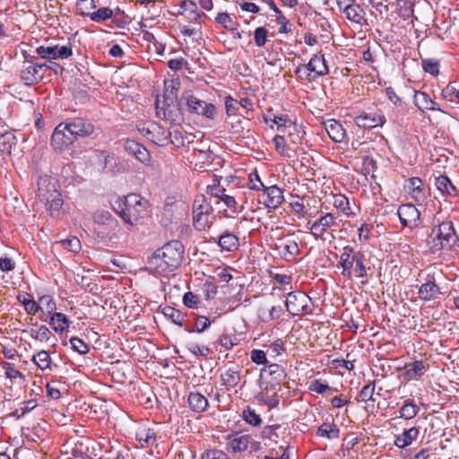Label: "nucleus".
Wrapping results in <instances>:
<instances>
[{"mask_svg": "<svg viewBox=\"0 0 459 459\" xmlns=\"http://www.w3.org/2000/svg\"><path fill=\"white\" fill-rule=\"evenodd\" d=\"M185 255V247L180 240H171L158 248L147 258L150 270L162 274L172 273L182 264Z\"/></svg>", "mask_w": 459, "mask_h": 459, "instance_id": "nucleus-1", "label": "nucleus"}, {"mask_svg": "<svg viewBox=\"0 0 459 459\" xmlns=\"http://www.w3.org/2000/svg\"><path fill=\"white\" fill-rule=\"evenodd\" d=\"M459 237L451 221H440L434 217V226L427 238V245L432 253L441 250H451L459 247Z\"/></svg>", "mask_w": 459, "mask_h": 459, "instance_id": "nucleus-2", "label": "nucleus"}, {"mask_svg": "<svg viewBox=\"0 0 459 459\" xmlns=\"http://www.w3.org/2000/svg\"><path fill=\"white\" fill-rule=\"evenodd\" d=\"M366 255L361 251H357L351 246H345L340 255L339 264L342 267V275L351 279L356 278L368 279V270L366 265Z\"/></svg>", "mask_w": 459, "mask_h": 459, "instance_id": "nucleus-3", "label": "nucleus"}, {"mask_svg": "<svg viewBox=\"0 0 459 459\" xmlns=\"http://www.w3.org/2000/svg\"><path fill=\"white\" fill-rule=\"evenodd\" d=\"M93 221L97 225L94 231L103 241H112L117 238L118 221L106 210H97L93 213Z\"/></svg>", "mask_w": 459, "mask_h": 459, "instance_id": "nucleus-4", "label": "nucleus"}, {"mask_svg": "<svg viewBox=\"0 0 459 459\" xmlns=\"http://www.w3.org/2000/svg\"><path fill=\"white\" fill-rule=\"evenodd\" d=\"M51 68V65H48L47 62L39 63V56H26L20 73V77L25 85L31 86L41 82L46 72Z\"/></svg>", "mask_w": 459, "mask_h": 459, "instance_id": "nucleus-5", "label": "nucleus"}, {"mask_svg": "<svg viewBox=\"0 0 459 459\" xmlns=\"http://www.w3.org/2000/svg\"><path fill=\"white\" fill-rule=\"evenodd\" d=\"M312 304V299L299 290L290 292L285 300L287 311L292 316L308 314Z\"/></svg>", "mask_w": 459, "mask_h": 459, "instance_id": "nucleus-6", "label": "nucleus"}, {"mask_svg": "<svg viewBox=\"0 0 459 459\" xmlns=\"http://www.w3.org/2000/svg\"><path fill=\"white\" fill-rule=\"evenodd\" d=\"M301 72H305V75H299V78L302 80H308L310 81V75L311 73H315L316 76H323L329 73V69L326 65V62L325 59L324 55H314L309 62L306 65H299L296 70L295 74H301Z\"/></svg>", "mask_w": 459, "mask_h": 459, "instance_id": "nucleus-7", "label": "nucleus"}, {"mask_svg": "<svg viewBox=\"0 0 459 459\" xmlns=\"http://www.w3.org/2000/svg\"><path fill=\"white\" fill-rule=\"evenodd\" d=\"M126 203L128 212H123L122 220L133 226L134 221L143 217V212L146 211L148 202L143 200L139 195L130 194L126 195Z\"/></svg>", "mask_w": 459, "mask_h": 459, "instance_id": "nucleus-8", "label": "nucleus"}, {"mask_svg": "<svg viewBox=\"0 0 459 459\" xmlns=\"http://www.w3.org/2000/svg\"><path fill=\"white\" fill-rule=\"evenodd\" d=\"M77 138L71 130H68L67 124L59 123L51 136V145L55 150L63 151L72 145Z\"/></svg>", "mask_w": 459, "mask_h": 459, "instance_id": "nucleus-9", "label": "nucleus"}, {"mask_svg": "<svg viewBox=\"0 0 459 459\" xmlns=\"http://www.w3.org/2000/svg\"><path fill=\"white\" fill-rule=\"evenodd\" d=\"M185 100L187 109L191 113L203 116L206 118H213L216 108L212 103H207L191 94H184L181 100Z\"/></svg>", "mask_w": 459, "mask_h": 459, "instance_id": "nucleus-10", "label": "nucleus"}, {"mask_svg": "<svg viewBox=\"0 0 459 459\" xmlns=\"http://www.w3.org/2000/svg\"><path fill=\"white\" fill-rule=\"evenodd\" d=\"M65 123L67 124L68 130H71L77 139L90 137L95 132L92 122L84 117H69L65 120Z\"/></svg>", "mask_w": 459, "mask_h": 459, "instance_id": "nucleus-11", "label": "nucleus"}, {"mask_svg": "<svg viewBox=\"0 0 459 459\" xmlns=\"http://www.w3.org/2000/svg\"><path fill=\"white\" fill-rule=\"evenodd\" d=\"M36 53L39 57L51 61L68 58L72 56L73 50L70 46L48 44L38 47L36 48Z\"/></svg>", "mask_w": 459, "mask_h": 459, "instance_id": "nucleus-12", "label": "nucleus"}, {"mask_svg": "<svg viewBox=\"0 0 459 459\" xmlns=\"http://www.w3.org/2000/svg\"><path fill=\"white\" fill-rule=\"evenodd\" d=\"M275 249L280 252L286 261L294 259L300 252L297 241L293 238V235H287L278 238Z\"/></svg>", "mask_w": 459, "mask_h": 459, "instance_id": "nucleus-13", "label": "nucleus"}, {"mask_svg": "<svg viewBox=\"0 0 459 459\" xmlns=\"http://www.w3.org/2000/svg\"><path fill=\"white\" fill-rule=\"evenodd\" d=\"M400 222L403 227L413 229L418 226L420 213L411 204H402L397 211Z\"/></svg>", "mask_w": 459, "mask_h": 459, "instance_id": "nucleus-14", "label": "nucleus"}, {"mask_svg": "<svg viewBox=\"0 0 459 459\" xmlns=\"http://www.w3.org/2000/svg\"><path fill=\"white\" fill-rule=\"evenodd\" d=\"M355 124L361 128L372 129L377 126H383L385 123V117L380 110L376 112H362L354 118Z\"/></svg>", "mask_w": 459, "mask_h": 459, "instance_id": "nucleus-15", "label": "nucleus"}, {"mask_svg": "<svg viewBox=\"0 0 459 459\" xmlns=\"http://www.w3.org/2000/svg\"><path fill=\"white\" fill-rule=\"evenodd\" d=\"M124 148L128 154L133 155L141 163L145 166H151V153L143 144L134 140L126 139L124 143Z\"/></svg>", "mask_w": 459, "mask_h": 459, "instance_id": "nucleus-16", "label": "nucleus"}, {"mask_svg": "<svg viewBox=\"0 0 459 459\" xmlns=\"http://www.w3.org/2000/svg\"><path fill=\"white\" fill-rule=\"evenodd\" d=\"M262 190L264 192L263 197L264 198L263 204L268 209H276L284 201L283 191L277 186H264Z\"/></svg>", "mask_w": 459, "mask_h": 459, "instance_id": "nucleus-17", "label": "nucleus"}, {"mask_svg": "<svg viewBox=\"0 0 459 459\" xmlns=\"http://www.w3.org/2000/svg\"><path fill=\"white\" fill-rule=\"evenodd\" d=\"M264 374L270 377V389H273L275 385H279L287 377L285 369L276 363L269 364L264 368L261 369V377L264 376Z\"/></svg>", "mask_w": 459, "mask_h": 459, "instance_id": "nucleus-18", "label": "nucleus"}, {"mask_svg": "<svg viewBox=\"0 0 459 459\" xmlns=\"http://www.w3.org/2000/svg\"><path fill=\"white\" fill-rule=\"evenodd\" d=\"M348 1L350 2L349 4L342 9V13L345 14L346 18L359 25L366 24V13L363 8L359 4H356L355 0Z\"/></svg>", "mask_w": 459, "mask_h": 459, "instance_id": "nucleus-19", "label": "nucleus"}, {"mask_svg": "<svg viewBox=\"0 0 459 459\" xmlns=\"http://www.w3.org/2000/svg\"><path fill=\"white\" fill-rule=\"evenodd\" d=\"M441 294L440 288L436 284L434 277L428 275V280L419 289V297L424 301L436 299Z\"/></svg>", "mask_w": 459, "mask_h": 459, "instance_id": "nucleus-20", "label": "nucleus"}, {"mask_svg": "<svg viewBox=\"0 0 459 459\" xmlns=\"http://www.w3.org/2000/svg\"><path fill=\"white\" fill-rule=\"evenodd\" d=\"M221 385H224L225 390L229 391L236 387L240 381V368L238 366H233L226 368L221 374Z\"/></svg>", "mask_w": 459, "mask_h": 459, "instance_id": "nucleus-21", "label": "nucleus"}, {"mask_svg": "<svg viewBox=\"0 0 459 459\" xmlns=\"http://www.w3.org/2000/svg\"><path fill=\"white\" fill-rule=\"evenodd\" d=\"M414 104L422 112L425 110L440 111L437 103L435 102L425 91H416L414 93Z\"/></svg>", "mask_w": 459, "mask_h": 459, "instance_id": "nucleus-22", "label": "nucleus"}, {"mask_svg": "<svg viewBox=\"0 0 459 459\" xmlns=\"http://www.w3.org/2000/svg\"><path fill=\"white\" fill-rule=\"evenodd\" d=\"M140 131L144 137L156 143L166 140L168 135H171V133L165 131L158 124H152L151 127H143Z\"/></svg>", "mask_w": 459, "mask_h": 459, "instance_id": "nucleus-23", "label": "nucleus"}, {"mask_svg": "<svg viewBox=\"0 0 459 459\" xmlns=\"http://www.w3.org/2000/svg\"><path fill=\"white\" fill-rule=\"evenodd\" d=\"M325 129L329 137L335 143H341L345 136V130L341 123L334 119H329L324 123Z\"/></svg>", "mask_w": 459, "mask_h": 459, "instance_id": "nucleus-24", "label": "nucleus"}, {"mask_svg": "<svg viewBox=\"0 0 459 459\" xmlns=\"http://www.w3.org/2000/svg\"><path fill=\"white\" fill-rule=\"evenodd\" d=\"M251 436L234 434L228 437V446L234 453L244 452L247 449L250 443Z\"/></svg>", "mask_w": 459, "mask_h": 459, "instance_id": "nucleus-25", "label": "nucleus"}, {"mask_svg": "<svg viewBox=\"0 0 459 459\" xmlns=\"http://www.w3.org/2000/svg\"><path fill=\"white\" fill-rule=\"evenodd\" d=\"M213 242L217 243L223 251L233 252L238 248V238L230 232L223 233L218 239L212 238Z\"/></svg>", "mask_w": 459, "mask_h": 459, "instance_id": "nucleus-26", "label": "nucleus"}, {"mask_svg": "<svg viewBox=\"0 0 459 459\" xmlns=\"http://www.w3.org/2000/svg\"><path fill=\"white\" fill-rule=\"evenodd\" d=\"M189 408L195 412H204L209 406L208 400L198 392H191L188 395Z\"/></svg>", "mask_w": 459, "mask_h": 459, "instance_id": "nucleus-27", "label": "nucleus"}, {"mask_svg": "<svg viewBox=\"0 0 459 459\" xmlns=\"http://www.w3.org/2000/svg\"><path fill=\"white\" fill-rule=\"evenodd\" d=\"M17 143V138L13 132L6 131L0 134V152L10 156L13 146Z\"/></svg>", "mask_w": 459, "mask_h": 459, "instance_id": "nucleus-28", "label": "nucleus"}, {"mask_svg": "<svg viewBox=\"0 0 459 459\" xmlns=\"http://www.w3.org/2000/svg\"><path fill=\"white\" fill-rule=\"evenodd\" d=\"M70 323L69 318L61 312L53 313L48 321L54 331L57 333L65 331L69 327Z\"/></svg>", "mask_w": 459, "mask_h": 459, "instance_id": "nucleus-29", "label": "nucleus"}, {"mask_svg": "<svg viewBox=\"0 0 459 459\" xmlns=\"http://www.w3.org/2000/svg\"><path fill=\"white\" fill-rule=\"evenodd\" d=\"M22 333H28L32 339L39 342H48L52 335L50 330L46 325H33L30 330H22Z\"/></svg>", "mask_w": 459, "mask_h": 459, "instance_id": "nucleus-30", "label": "nucleus"}, {"mask_svg": "<svg viewBox=\"0 0 459 459\" xmlns=\"http://www.w3.org/2000/svg\"><path fill=\"white\" fill-rule=\"evenodd\" d=\"M409 187L414 200L418 203L424 202L426 195L424 192V184L420 178H411L409 179Z\"/></svg>", "mask_w": 459, "mask_h": 459, "instance_id": "nucleus-31", "label": "nucleus"}, {"mask_svg": "<svg viewBox=\"0 0 459 459\" xmlns=\"http://www.w3.org/2000/svg\"><path fill=\"white\" fill-rule=\"evenodd\" d=\"M178 106H162L160 107L159 100H156V113L159 118L176 121L178 117Z\"/></svg>", "mask_w": 459, "mask_h": 459, "instance_id": "nucleus-32", "label": "nucleus"}, {"mask_svg": "<svg viewBox=\"0 0 459 459\" xmlns=\"http://www.w3.org/2000/svg\"><path fill=\"white\" fill-rule=\"evenodd\" d=\"M213 208L204 195L195 197L193 204V213H212Z\"/></svg>", "mask_w": 459, "mask_h": 459, "instance_id": "nucleus-33", "label": "nucleus"}, {"mask_svg": "<svg viewBox=\"0 0 459 459\" xmlns=\"http://www.w3.org/2000/svg\"><path fill=\"white\" fill-rule=\"evenodd\" d=\"M436 186L442 194L455 195L456 188L447 176L440 175L436 178Z\"/></svg>", "mask_w": 459, "mask_h": 459, "instance_id": "nucleus-34", "label": "nucleus"}, {"mask_svg": "<svg viewBox=\"0 0 459 459\" xmlns=\"http://www.w3.org/2000/svg\"><path fill=\"white\" fill-rule=\"evenodd\" d=\"M317 436L335 439L339 437L340 429L335 424L323 423L317 429Z\"/></svg>", "mask_w": 459, "mask_h": 459, "instance_id": "nucleus-35", "label": "nucleus"}, {"mask_svg": "<svg viewBox=\"0 0 459 459\" xmlns=\"http://www.w3.org/2000/svg\"><path fill=\"white\" fill-rule=\"evenodd\" d=\"M211 213H193V225L197 230H204L211 228L213 220L210 219Z\"/></svg>", "mask_w": 459, "mask_h": 459, "instance_id": "nucleus-36", "label": "nucleus"}, {"mask_svg": "<svg viewBox=\"0 0 459 459\" xmlns=\"http://www.w3.org/2000/svg\"><path fill=\"white\" fill-rule=\"evenodd\" d=\"M269 388H270V386L267 385L265 387L266 392L259 393L255 396V398L258 402L266 405L269 409H273V408L278 407L280 400H279V396L277 394H274L273 395L268 394Z\"/></svg>", "mask_w": 459, "mask_h": 459, "instance_id": "nucleus-37", "label": "nucleus"}, {"mask_svg": "<svg viewBox=\"0 0 459 459\" xmlns=\"http://www.w3.org/2000/svg\"><path fill=\"white\" fill-rule=\"evenodd\" d=\"M100 157L103 159V169L115 174V168L118 166V158L111 152L102 151Z\"/></svg>", "mask_w": 459, "mask_h": 459, "instance_id": "nucleus-38", "label": "nucleus"}, {"mask_svg": "<svg viewBox=\"0 0 459 459\" xmlns=\"http://www.w3.org/2000/svg\"><path fill=\"white\" fill-rule=\"evenodd\" d=\"M420 408L412 401L406 400L400 408V417L405 420L413 419L419 412Z\"/></svg>", "mask_w": 459, "mask_h": 459, "instance_id": "nucleus-39", "label": "nucleus"}, {"mask_svg": "<svg viewBox=\"0 0 459 459\" xmlns=\"http://www.w3.org/2000/svg\"><path fill=\"white\" fill-rule=\"evenodd\" d=\"M428 367L421 360H415L406 366V376L410 378L422 376Z\"/></svg>", "mask_w": 459, "mask_h": 459, "instance_id": "nucleus-40", "label": "nucleus"}, {"mask_svg": "<svg viewBox=\"0 0 459 459\" xmlns=\"http://www.w3.org/2000/svg\"><path fill=\"white\" fill-rule=\"evenodd\" d=\"M162 314L164 315L165 317L171 320V322L174 323L175 325H178L180 326L183 325L184 315L180 310L176 309L175 307L167 306V307H163Z\"/></svg>", "mask_w": 459, "mask_h": 459, "instance_id": "nucleus-41", "label": "nucleus"}, {"mask_svg": "<svg viewBox=\"0 0 459 459\" xmlns=\"http://www.w3.org/2000/svg\"><path fill=\"white\" fill-rule=\"evenodd\" d=\"M32 362L36 364L41 370L49 368L51 358L48 351L42 350L32 357Z\"/></svg>", "mask_w": 459, "mask_h": 459, "instance_id": "nucleus-42", "label": "nucleus"}, {"mask_svg": "<svg viewBox=\"0 0 459 459\" xmlns=\"http://www.w3.org/2000/svg\"><path fill=\"white\" fill-rule=\"evenodd\" d=\"M96 8L94 0H77L76 12L81 16H91L92 10Z\"/></svg>", "mask_w": 459, "mask_h": 459, "instance_id": "nucleus-43", "label": "nucleus"}, {"mask_svg": "<svg viewBox=\"0 0 459 459\" xmlns=\"http://www.w3.org/2000/svg\"><path fill=\"white\" fill-rule=\"evenodd\" d=\"M242 418L247 423L254 427H258L262 423L260 415H258L255 411L251 409L249 406L243 410Z\"/></svg>", "mask_w": 459, "mask_h": 459, "instance_id": "nucleus-44", "label": "nucleus"}, {"mask_svg": "<svg viewBox=\"0 0 459 459\" xmlns=\"http://www.w3.org/2000/svg\"><path fill=\"white\" fill-rule=\"evenodd\" d=\"M113 15V10L109 7H101L91 13L90 19L94 22H102L110 19Z\"/></svg>", "mask_w": 459, "mask_h": 459, "instance_id": "nucleus-45", "label": "nucleus"}, {"mask_svg": "<svg viewBox=\"0 0 459 459\" xmlns=\"http://www.w3.org/2000/svg\"><path fill=\"white\" fill-rule=\"evenodd\" d=\"M210 325H211V321L208 317H206L204 316H198L195 319V327L194 328L186 327L185 330L187 333H194V332L202 333L204 330H206Z\"/></svg>", "mask_w": 459, "mask_h": 459, "instance_id": "nucleus-46", "label": "nucleus"}, {"mask_svg": "<svg viewBox=\"0 0 459 459\" xmlns=\"http://www.w3.org/2000/svg\"><path fill=\"white\" fill-rule=\"evenodd\" d=\"M23 404L24 405L22 407L18 408L14 410L12 413H10V416L17 420L21 419L26 413L30 412L37 406V402L34 399H30L29 401L24 402Z\"/></svg>", "mask_w": 459, "mask_h": 459, "instance_id": "nucleus-47", "label": "nucleus"}, {"mask_svg": "<svg viewBox=\"0 0 459 459\" xmlns=\"http://www.w3.org/2000/svg\"><path fill=\"white\" fill-rule=\"evenodd\" d=\"M333 205L347 216L354 214L350 207L349 199L345 195H339L335 196Z\"/></svg>", "mask_w": 459, "mask_h": 459, "instance_id": "nucleus-48", "label": "nucleus"}, {"mask_svg": "<svg viewBox=\"0 0 459 459\" xmlns=\"http://www.w3.org/2000/svg\"><path fill=\"white\" fill-rule=\"evenodd\" d=\"M215 21L228 30L236 25L239 26V23L234 21L228 13H219L215 17Z\"/></svg>", "mask_w": 459, "mask_h": 459, "instance_id": "nucleus-49", "label": "nucleus"}, {"mask_svg": "<svg viewBox=\"0 0 459 459\" xmlns=\"http://www.w3.org/2000/svg\"><path fill=\"white\" fill-rule=\"evenodd\" d=\"M59 244L64 248L67 249L68 251L74 252V253H78L82 248L81 241L76 237H72L69 238L63 239V240L59 241Z\"/></svg>", "mask_w": 459, "mask_h": 459, "instance_id": "nucleus-50", "label": "nucleus"}, {"mask_svg": "<svg viewBox=\"0 0 459 459\" xmlns=\"http://www.w3.org/2000/svg\"><path fill=\"white\" fill-rule=\"evenodd\" d=\"M308 389L311 392H315L317 394H324L327 391L333 393V391H335V389L332 388L326 383L323 382L320 379H316L312 381L308 386Z\"/></svg>", "mask_w": 459, "mask_h": 459, "instance_id": "nucleus-51", "label": "nucleus"}, {"mask_svg": "<svg viewBox=\"0 0 459 459\" xmlns=\"http://www.w3.org/2000/svg\"><path fill=\"white\" fill-rule=\"evenodd\" d=\"M422 68L426 73L437 76L439 73V62L434 59H422Z\"/></svg>", "mask_w": 459, "mask_h": 459, "instance_id": "nucleus-52", "label": "nucleus"}, {"mask_svg": "<svg viewBox=\"0 0 459 459\" xmlns=\"http://www.w3.org/2000/svg\"><path fill=\"white\" fill-rule=\"evenodd\" d=\"M183 303L188 308H198L202 304L200 298L191 291H187L183 296Z\"/></svg>", "mask_w": 459, "mask_h": 459, "instance_id": "nucleus-53", "label": "nucleus"}, {"mask_svg": "<svg viewBox=\"0 0 459 459\" xmlns=\"http://www.w3.org/2000/svg\"><path fill=\"white\" fill-rule=\"evenodd\" d=\"M69 342L72 346V349L81 355L88 353L90 350L88 344L78 337H71Z\"/></svg>", "mask_w": 459, "mask_h": 459, "instance_id": "nucleus-54", "label": "nucleus"}, {"mask_svg": "<svg viewBox=\"0 0 459 459\" xmlns=\"http://www.w3.org/2000/svg\"><path fill=\"white\" fill-rule=\"evenodd\" d=\"M375 391V382H371L362 387L359 394V397L361 402L367 403L368 401H374L373 395Z\"/></svg>", "mask_w": 459, "mask_h": 459, "instance_id": "nucleus-55", "label": "nucleus"}, {"mask_svg": "<svg viewBox=\"0 0 459 459\" xmlns=\"http://www.w3.org/2000/svg\"><path fill=\"white\" fill-rule=\"evenodd\" d=\"M225 108H226V114L230 116H236L238 110L239 109V104L237 100H235L230 95H228L225 97Z\"/></svg>", "mask_w": 459, "mask_h": 459, "instance_id": "nucleus-56", "label": "nucleus"}, {"mask_svg": "<svg viewBox=\"0 0 459 459\" xmlns=\"http://www.w3.org/2000/svg\"><path fill=\"white\" fill-rule=\"evenodd\" d=\"M248 187L251 190L260 191L263 187H264V183L261 181L260 176L257 170H254L249 174L248 177Z\"/></svg>", "mask_w": 459, "mask_h": 459, "instance_id": "nucleus-57", "label": "nucleus"}, {"mask_svg": "<svg viewBox=\"0 0 459 459\" xmlns=\"http://www.w3.org/2000/svg\"><path fill=\"white\" fill-rule=\"evenodd\" d=\"M47 205H48V210L50 211L51 214L53 215L54 212H59V210L61 209L62 205H63V200L62 198L60 197V194L59 193H55V195H53L52 199H47Z\"/></svg>", "mask_w": 459, "mask_h": 459, "instance_id": "nucleus-58", "label": "nucleus"}, {"mask_svg": "<svg viewBox=\"0 0 459 459\" xmlns=\"http://www.w3.org/2000/svg\"><path fill=\"white\" fill-rule=\"evenodd\" d=\"M238 339L235 335L222 334L217 341V343L226 350L232 349L238 343Z\"/></svg>", "mask_w": 459, "mask_h": 459, "instance_id": "nucleus-59", "label": "nucleus"}, {"mask_svg": "<svg viewBox=\"0 0 459 459\" xmlns=\"http://www.w3.org/2000/svg\"><path fill=\"white\" fill-rule=\"evenodd\" d=\"M180 7L185 12H189L191 14H194L193 20L196 21L198 18L204 15V13H196L197 6L195 3L191 0H185L181 3Z\"/></svg>", "mask_w": 459, "mask_h": 459, "instance_id": "nucleus-60", "label": "nucleus"}, {"mask_svg": "<svg viewBox=\"0 0 459 459\" xmlns=\"http://www.w3.org/2000/svg\"><path fill=\"white\" fill-rule=\"evenodd\" d=\"M268 31L264 27H258L255 30L254 39L257 47H263L267 40Z\"/></svg>", "mask_w": 459, "mask_h": 459, "instance_id": "nucleus-61", "label": "nucleus"}, {"mask_svg": "<svg viewBox=\"0 0 459 459\" xmlns=\"http://www.w3.org/2000/svg\"><path fill=\"white\" fill-rule=\"evenodd\" d=\"M276 22L281 25L278 32L279 33H287L291 30L292 24L290 22V21L280 12V13H277L276 15Z\"/></svg>", "mask_w": 459, "mask_h": 459, "instance_id": "nucleus-62", "label": "nucleus"}, {"mask_svg": "<svg viewBox=\"0 0 459 459\" xmlns=\"http://www.w3.org/2000/svg\"><path fill=\"white\" fill-rule=\"evenodd\" d=\"M3 365L5 369L6 377H8L10 379H14L17 377L24 378V375L21 371L17 370L14 368L13 364L9 363V362H4Z\"/></svg>", "mask_w": 459, "mask_h": 459, "instance_id": "nucleus-63", "label": "nucleus"}, {"mask_svg": "<svg viewBox=\"0 0 459 459\" xmlns=\"http://www.w3.org/2000/svg\"><path fill=\"white\" fill-rule=\"evenodd\" d=\"M442 96L450 101H454V97L456 98V103L459 104V90L455 87L448 85L442 90Z\"/></svg>", "mask_w": 459, "mask_h": 459, "instance_id": "nucleus-64", "label": "nucleus"}]
</instances>
